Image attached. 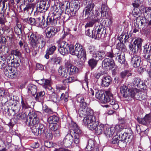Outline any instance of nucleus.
Returning <instances> with one entry per match:
<instances>
[{
    "label": "nucleus",
    "instance_id": "obj_1",
    "mask_svg": "<svg viewBox=\"0 0 151 151\" xmlns=\"http://www.w3.org/2000/svg\"><path fill=\"white\" fill-rule=\"evenodd\" d=\"M30 44L33 47H37L38 46V48H43L46 44L45 39L42 35H36L32 33L29 39Z\"/></svg>",
    "mask_w": 151,
    "mask_h": 151
},
{
    "label": "nucleus",
    "instance_id": "obj_2",
    "mask_svg": "<svg viewBox=\"0 0 151 151\" xmlns=\"http://www.w3.org/2000/svg\"><path fill=\"white\" fill-rule=\"evenodd\" d=\"M58 18L57 17H54L52 20V18L48 17L47 18V21L45 22L44 16H42L36 19V25L42 28H44L48 25L50 24L52 25H54L55 22H57V20L56 19Z\"/></svg>",
    "mask_w": 151,
    "mask_h": 151
},
{
    "label": "nucleus",
    "instance_id": "obj_3",
    "mask_svg": "<svg viewBox=\"0 0 151 151\" xmlns=\"http://www.w3.org/2000/svg\"><path fill=\"white\" fill-rule=\"evenodd\" d=\"M96 98L102 103H106L112 98V94L109 91H106L105 94L103 91H98L96 92Z\"/></svg>",
    "mask_w": 151,
    "mask_h": 151
},
{
    "label": "nucleus",
    "instance_id": "obj_4",
    "mask_svg": "<svg viewBox=\"0 0 151 151\" xmlns=\"http://www.w3.org/2000/svg\"><path fill=\"white\" fill-rule=\"evenodd\" d=\"M103 27V25L101 23H99L95 27V31L94 34L93 31H90V29H88L86 31V34L89 37H91L93 38L99 40L101 37L104 31Z\"/></svg>",
    "mask_w": 151,
    "mask_h": 151
},
{
    "label": "nucleus",
    "instance_id": "obj_5",
    "mask_svg": "<svg viewBox=\"0 0 151 151\" xmlns=\"http://www.w3.org/2000/svg\"><path fill=\"white\" fill-rule=\"evenodd\" d=\"M116 48L117 50H118L117 53L118 61L120 63L122 64L125 60L124 52L126 51V47L123 43H120L117 44Z\"/></svg>",
    "mask_w": 151,
    "mask_h": 151
},
{
    "label": "nucleus",
    "instance_id": "obj_6",
    "mask_svg": "<svg viewBox=\"0 0 151 151\" xmlns=\"http://www.w3.org/2000/svg\"><path fill=\"white\" fill-rule=\"evenodd\" d=\"M32 126L31 127L32 132L35 136L40 135L45 131V128L42 124L37 123Z\"/></svg>",
    "mask_w": 151,
    "mask_h": 151
},
{
    "label": "nucleus",
    "instance_id": "obj_7",
    "mask_svg": "<svg viewBox=\"0 0 151 151\" xmlns=\"http://www.w3.org/2000/svg\"><path fill=\"white\" fill-rule=\"evenodd\" d=\"M57 43L60 47L58 50L60 53L64 55L68 53L70 45L68 43L64 41L61 40L60 39L58 41Z\"/></svg>",
    "mask_w": 151,
    "mask_h": 151
},
{
    "label": "nucleus",
    "instance_id": "obj_8",
    "mask_svg": "<svg viewBox=\"0 0 151 151\" xmlns=\"http://www.w3.org/2000/svg\"><path fill=\"white\" fill-rule=\"evenodd\" d=\"M78 114L79 116L81 117L83 116H89L93 115V111L90 108L86 106H85L80 107L78 110Z\"/></svg>",
    "mask_w": 151,
    "mask_h": 151
},
{
    "label": "nucleus",
    "instance_id": "obj_9",
    "mask_svg": "<svg viewBox=\"0 0 151 151\" xmlns=\"http://www.w3.org/2000/svg\"><path fill=\"white\" fill-rule=\"evenodd\" d=\"M94 6V3L91 2H89L83 10V16L85 15L86 18L93 16L94 14L93 13V9Z\"/></svg>",
    "mask_w": 151,
    "mask_h": 151
},
{
    "label": "nucleus",
    "instance_id": "obj_10",
    "mask_svg": "<svg viewBox=\"0 0 151 151\" xmlns=\"http://www.w3.org/2000/svg\"><path fill=\"white\" fill-rule=\"evenodd\" d=\"M29 120L27 119L26 121V123L29 126H32L38 123V119L37 114L35 112L32 111L28 114Z\"/></svg>",
    "mask_w": 151,
    "mask_h": 151
},
{
    "label": "nucleus",
    "instance_id": "obj_11",
    "mask_svg": "<svg viewBox=\"0 0 151 151\" xmlns=\"http://www.w3.org/2000/svg\"><path fill=\"white\" fill-rule=\"evenodd\" d=\"M114 65V61L112 58H106L102 61V67L107 70L112 69Z\"/></svg>",
    "mask_w": 151,
    "mask_h": 151
},
{
    "label": "nucleus",
    "instance_id": "obj_12",
    "mask_svg": "<svg viewBox=\"0 0 151 151\" xmlns=\"http://www.w3.org/2000/svg\"><path fill=\"white\" fill-rule=\"evenodd\" d=\"M76 50V54H78V58H81L82 57L86 58V52L83 50L82 46L79 43H76L75 45Z\"/></svg>",
    "mask_w": 151,
    "mask_h": 151
},
{
    "label": "nucleus",
    "instance_id": "obj_13",
    "mask_svg": "<svg viewBox=\"0 0 151 151\" xmlns=\"http://www.w3.org/2000/svg\"><path fill=\"white\" fill-rule=\"evenodd\" d=\"M73 142V137L71 134H68L66 135L63 139L61 145L66 147L70 146Z\"/></svg>",
    "mask_w": 151,
    "mask_h": 151
},
{
    "label": "nucleus",
    "instance_id": "obj_14",
    "mask_svg": "<svg viewBox=\"0 0 151 151\" xmlns=\"http://www.w3.org/2000/svg\"><path fill=\"white\" fill-rule=\"evenodd\" d=\"M70 134H76V135L80 134L81 131L77 125L73 122H72L69 127Z\"/></svg>",
    "mask_w": 151,
    "mask_h": 151
},
{
    "label": "nucleus",
    "instance_id": "obj_15",
    "mask_svg": "<svg viewBox=\"0 0 151 151\" xmlns=\"http://www.w3.org/2000/svg\"><path fill=\"white\" fill-rule=\"evenodd\" d=\"M138 122L148 127L151 126V116L150 114L146 115L143 119L137 118Z\"/></svg>",
    "mask_w": 151,
    "mask_h": 151
},
{
    "label": "nucleus",
    "instance_id": "obj_16",
    "mask_svg": "<svg viewBox=\"0 0 151 151\" xmlns=\"http://www.w3.org/2000/svg\"><path fill=\"white\" fill-rule=\"evenodd\" d=\"M140 62L141 59L139 56V53L137 52L136 50H134L133 56V66L134 68L138 67Z\"/></svg>",
    "mask_w": 151,
    "mask_h": 151
},
{
    "label": "nucleus",
    "instance_id": "obj_17",
    "mask_svg": "<svg viewBox=\"0 0 151 151\" xmlns=\"http://www.w3.org/2000/svg\"><path fill=\"white\" fill-rule=\"evenodd\" d=\"M119 126L116 125L115 127H109L107 125L106 128H105L104 133L107 137H112L116 130V128L119 127Z\"/></svg>",
    "mask_w": 151,
    "mask_h": 151
},
{
    "label": "nucleus",
    "instance_id": "obj_18",
    "mask_svg": "<svg viewBox=\"0 0 151 151\" xmlns=\"http://www.w3.org/2000/svg\"><path fill=\"white\" fill-rule=\"evenodd\" d=\"M46 36L47 38H52L57 32V29L53 27H49L46 29Z\"/></svg>",
    "mask_w": 151,
    "mask_h": 151
},
{
    "label": "nucleus",
    "instance_id": "obj_19",
    "mask_svg": "<svg viewBox=\"0 0 151 151\" xmlns=\"http://www.w3.org/2000/svg\"><path fill=\"white\" fill-rule=\"evenodd\" d=\"M112 79L109 76H104L101 79V86L103 87H107L111 83Z\"/></svg>",
    "mask_w": 151,
    "mask_h": 151
},
{
    "label": "nucleus",
    "instance_id": "obj_20",
    "mask_svg": "<svg viewBox=\"0 0 151 151\" xmlns=\"http://www.w3.org/2000/svg\"><path fill=\"white\" fill-rule=\"evenodd\" d=\"M65 66L67 68L68 72L71 75L75 74L78 71V69L76 66H74L69 63L67 62L65 64Z\"/></svg>",
    "mask_w": 151,
    "mask_h": 151
},
{
    "label": "nucleus",
    "instance_id": "obj_21",
    "mask_svg": "<svg viewBox=\"0 0 151 151\" xmlns=\"http://www.w3.org/2000/svg\"><path fill=\"white\" fill-rule=\"evenodd\" d=\"M138 1H136L134 3H133V6L134 7L133 10V15L137 16H140L141 14V12L138 8L139 4Z\"/></svg>",
    "mask_w": 151,
    "mask_h": 151
},
{
    "label": "nucleus",
    "instance_id": "obj_22",
    "mask_svg": "<svg viewBox=\"0 0 151 151\" xmlns=\"http://www.w3.org/2000/svg\"><path fill=\"white\" fill-rule=\"evenodd\" d=\"M144 50L145 52L149 53L147 58H145L146 60L148 62L151 64V46L149 47V45L146 44L144 46Z\"/></svg>",
    "mask_w": 151,
    "mask_h": 151
},
{
    "label": "nucleus",
    "instance_id": "obj_23",
    "mask_svg": "<svg viewBox=\"0 0 151 151\" xmlns=\"http://www.w3.org/2000/svg\"><path fill=\"white\" fill-rule=\"evenodd\" d=\"M105 56V54L103 51H97L93 53L92 57L97 60H102Z\"/></svg>",
    "mask_w": 151,
    "mask_h": 151
},
{
    "label": "nucleus",
    "instance_id": "obj_24",
    "mask_svg": "<svg viewBox=\"0 0 151 151\" xmlns=\"http://www.w3.org/2000/svg\"><path fill=\"white\" fill-rule=\"evenodd\" d=\"M59 74L62 77L66 78L68 74L67 68H63L62 66H60L58 69Z\"/></svg>",
    "mask_w": 151,
    "mask_h": 151
},
{
    "label": "nucleus",
    "instance_id": "obj_25",
    "mask_svg": "<svg viewBox=\"0 0 151 151\" xmlns=\"http://www.w3.org/2000/svg\"><path fill=\"white\" fill-rule=\"evenodd\" d=\"M27 89L28 93L34 95L37 92V87L34 85L30 84L27 86Z\"/></svg>",
    "mask_w": 151,
    "mask_h": 151
},
{
    "label": "nucleus",
    "instance_id": "obj_26",
    "mask_svg": "<svg viewBox=\"0 0 151 151\" xmlns=\"http://www.w3.org/2000/svg\"><path fill=\"white\" fill-rule=\"evenodd\" d=\"M120 92L122 96L125 98L127 97L129 94V89L124 85L121 87Z\"/></svg>",
    "mask_w": 151,
    "mask_h": 151
},
{
    "label": "nucleus",
    "instance_id": "obj_27",
    "mask_svg": "<svg viewBox=\"0 0 151 151\" xmlns=\"http://www.w3.org/2000/svg\"><path fill=\"white\" fill-rule=\"evenodd\" d=\"M117 135V136L118 135L119 138V142H126V140L127 139L126 133L120 132H118Z\"/></svg>",
    "mask_w": 151,
    "mask_h": 151
},
{
    "label": "nucleus",
    "instance_id": "obj_28",
    "mask_svg": "<svg viewBox=\"0 0 151 151\" xmlns=\"http://www.w3.org/2000/svg\"><path fill=\"white\" fill-rule=\"evenodd\" d=\"M45 92L44 91H41L37 93L35 99L39 102H42L44 99Z\"/></svg>",
    "mask_w": 151,
    "mask_h": 151
},
{
    "label": "nucleus",
    "instance_id": "obj_29",
    "mask_svg": "<svg viewBox=\"0 0 151 151\" xmlns=\"http://www.w3.org/2000/svg\"><path fill=\"white\" fill-rule=\"evenodd\" d=\"M95 119V117L93 115H91L85 117L83 122L84 124L87 126Z\"/></svg>",
    "mask_w": 151,
    "mask_h": 151
},
{
    "label": "nucleus",
    "instance_id": "obj_30",
    "mask_svg": "<svg viewBox=\"0 0 151 151\" xmlns=\"http://www.w3.org/2000/svg\"><path fill=\"white\" fill-rule=\"evenodd\" d=\"M142 41L141 39L138 37L135 39L133 43L134 45V50L137 51L138 48H140L141 46Z\"/></svg>",
    "mask_w": 151,
    "mask_h": 151
},
{
    "label": "nucleus",
    "instance_id": "obj_31",
    "mask_svg": "<svg viewBox=\"0 0 151 151\" xmlns=\"http://www.w3.org/2000/svg\"><path fill=\"white\" fill-rule=\"evenodd\" d=\"M106 126L107 125L103 124H100L99 125H98L97 129L95 130V133L98 135L101 134L104 131Z\"/></svg>",
    "mask_w": 151,
    "mask_h": 151
},
{
    "label": "nucleus",
    "instance_id": "obj_32",
    "mask_svg": "<svg viewBox=\"0 0 151 151\" xmlns=\"http://www.w3.org/2000/svg\"><path fill=\"white\" fill-rule=\"evenodd\" d=\"M44 82L43 88H48L49 90L52 89V88L51 86L52 83L51 79H45Z\"/></svg>",
    "mask_w": 151,
    "mask_h": 151
},
{
    "label": "nucleus",
    "instance_id": "obj_33",
    "mask_svg": "<svg viewBox=\"0 0 151 151\" xmlns=\"http://www.w3.org/2000/svg\"><path fill=\"white\" fill-rule=\"evenodd\" d=\"M144 14L146 19H150L151 18V8H146Z\"/></svg>",
    "mask_w": 151,
    "mask_h": 151
},
{
    "label": "nucleus",
    "instance_id": "obj_34",
    "mask_svg": "<svg viewBox=\"0 0 151 151\" xmlns=\"http://www.w3.org/2000/svg\"><path fill=\"white\" fill-rule=\"evenodd\" d=\"M139 90L136 88H133V99L138 100L140 98Z\"/></svg>",
    "mask_w": 151,
    "mask_h": 151
},
{
    "label": "nucleus",
    "instance_id": "obj_35",
    "mask_svg": "<svg viewBox=\"0 0 151 151\" xmlns=\"http://www.w3.org/2000/svg\"><path fill=\"white\" fill-rule=\"evenodd\" d=\"M59 118L56 116L53 115L50 117L48 119V122L49 124H57Z\"/></svg>",
    "mask_w": 151,
    "mask_h": 151
},
{
    "label": "nucleus",
    "instance_id": "obj_36",
    "mask_svg": "<svg viewBox=\"0 0 151 151\" xmlns=\"http://www.w3.org/2000/svg\"><path fill=\"white\" fill-rule=\"evenodd\" d=\"M62 61V59L60 58L53 56L51 59V61L52 63L54 64L60 65Z\"/></svg>",
    "mask_w": 151,
    "mask_h": 151
},
{
    "label": "nucleus",
    "instance_id": "obj_37",
    "mask_svg": "<svg viewBox=\"0 0 151 151\" xmlns=\"http://www.w3.org/2000/svg\"><path fill=\"white\" fill-rule=\"evenodd\" d=\"M94 147V142L92 140H90L88 141V144L86 147V150L87 151L92 150Z\"/></svg>",
    "mask_w": 151,
    "mask_h": 151
},
{
    "label": "nucleus",
    "instance_id": "obj_38",
    "mask_svg": "<svg viewBox=\"0 0 151 151\" xmlns=\"http://www.w3.org/2000/svg\"><path fill=\"white\" fill-rule=\"evenodd\" d=\"M98 123L96 119L87 125L88 128L90 129L93 130L95 129L98 125Z\"/></svg>",
    "mask_w": 151,
    "mask_h": 151
},
{
    "label": "nucleus",
    "instance_id": "obj_39",
    "mask_svg": "<svg viewBox=\"0 0 151 151\" xmlns=\"http://www.w3.org/2000/svg\"><path fill=\"white\" fill-rule=\"evenodd\" d=\"M7 0H0V12H4L7 8V6L5 5V2Z\"/></svg>",
    "mask_w": 151,
    "mask_h": 151
},
{
    "label": "nucleus",
    "instance_id": "obj_40",
    "mask_svg": "<svg viewBox=\"0 0 151 151\" xmlns=\"http://www.w3.org/2000/svg\"><path fill=\"white\" fill-rule=\"evenodd\" d=\"M100 19L98 18L96 19V17H94V19L91 21L87 23L85 25V27H91L93 26V24L96 22H99Z\"/></svg>",
    "mask_w": 151,
    "mask_h": 151
},
{
    "label": "nucleus",
    "instance_id": "obj_41",
    "mask_svg": "<svg viewBox=\"0 0 151 151\" xmlns=\"http://www.w3.org/2000/svg\"><path fill=\"white\" fill-rule=\"evenodd\" d=\"M108 9V7L104 5H102L101 12V17H104L106 16V14L107 13V11Z\"/></svg>",
    "mask_w": 151,
    "mask_h": 151
},
{
    "label": "nucleus",
    "instance_id": "obj_42",
    "mask_svg": "<svg viewBox=\"0 0 151 151\" xmlns=\"http://www.w3.org/2000/svg\"><path fill=\"white\" fill-rule=\"evenodd\" d=\"M76 51V49H74L73 46L72 45H70L68 48V52L72 55H76L78 57V54H76V53L75 52Z\"/></svg>",
    "mask_w": 151,
    "mask_h": 151
},
{
    "label": "nucleus",
    "instance_id": "obj_43",
    "mask_svg": "<svg viewBox=\"0 0 151 151\" xmlns=\"http://www.w3.org/2000/svg\"><path fill=\"white\" fill-rule=\"evenodd\" d=\"M25 22L28 23L29 24L32 25H36V19L34 18L30 17V18H28L24 19Z\"/></svg>",
    "mask_w": 151,
    "mask_h": 151
},
{
    "label": "nucleus",
    "instance_id": "obj_44",
    "mask_svg": "<svg viewBox=\"0 0 151 151\" xmlns=\"http://www.w3.org/2000/svg\"><path fill=\"white\" fill-rule=\"evenodd\" d=\"M35 4H30L27 6L24 9V11H27V12L29 11L32 12L34 7Z\"/></svg>",
    "mask_w": 151,
    "mask_h": 151
},
{
    "label": "nucleus",
    "instance_id": "obj_45",
    "mask_svg": "<svg viewBox=\"0 0 151 151\" xmlns=\"http://www.w3.org/2000/svg\"><path fill=\"white\" fill-rule=\"evenodd\" d=\"M97 60L94 59V58L91 59L89 60L88 61L89 65L91 66L92 68H94L96 65L97 63Z\"/></svg>",
    "mask_w": 151,
    "mask_h": 151
},
{
    "label": "nucleus",
    "instance_id": "obj_46",
    "mask_svg": "<svg viewBox=\"0 0 151 151\" xmlns=\"http://www.w3.org/2000/svg\"><path fill=\"white\" fill-rule=\"evenodd\" d=\"M18 106L16 104H12L11 111H12V113H11V115H15L16 112L18 111Z\"/></svg>",
    "mask_w": 151,
    "mask_h": 151
},
{
    "label": "nucleus",
    "instance_id": "obj_47",
    "mask_svg": "<svg viewBox=\"0 0 151 151\" xmlns=\"http://www.w3.org/2000/svg\"><path fill=\"white\" fill-rule=\"evenodd\" d=\"M131 35H130V36L129 37V35L128 36H127L125 35H124V42L125 43L127 42V40H128V41H130V43L129 44V46L130 49L131 50L132 48V43L131 42L132 41V38L131 37Z\"/></svg>",
    "mask_w": 151,
    "mask_h": 151
},
{
    "label": "nucleus",
    "instance_id": "obj_48",
    "mask_svg": "<svg viewBox=\"0 0 151 151\" xmlns=\"http://www.w3.org/2000/svg\"><path fill=\"white\" fill-rule=\"evenodd\" d=\"M56 47L55 46H52L48 48L47 50V52L49 54H52L56 50Z\"/></svg>",
    "mask_w": 151,
    "mask_h": 151
},
{
    "label": "nucleus",
    "instance_id": "obj_49",
    "mask_svg": "<svg viewBox=\"0 0 151 151\" xmlns=\"http://www.w3.org/2000/svg\"><path fill=\"white\" fill-rule=\"evenodd\" d=\"M21 106L23 109H27L30 107L28 105V103L26 101H24L22 98V101H21Z\"/></svg>",
    "mask_w": 151,
    "mask_h": 151
},
{
    "label": "nucleus",
    "instance_id": "obj_50",
    "mask_svg": "<svg viewBox=\"0 0 151 151\" xmlns=\"http://www.w3.org/2000/svg\"><path fill=\"white\" fill-rule=\"evenodd\" d=\"M49 127L51 130L54 132L58 129V125L55 123L50 124Z\"/></svg>",
    "mask_w": 151,
    "mask_h": 151
},
{
    "label": "nucleus",
    "instance_id": "obj_51",
    "mask_svg": "<svg viewBox=\"0 0 151 151\" xmlns=\"http://www.w3.org/2000/svg\"><path fill=\"white\" fill-rule=\"evenodd\" d=\"M8 51L3 52L2 55L0 54V58L2 60H4L6 59L7 57H8L9 54L8 53Z\"/></svg>",
    "mask_w": 151,
    "mask_h": 151
},
{
    "label": "nucleus",
    "instance_id": "obj_52",
    "mask_svg": "<svg viewBox=\"0 0 151 151\" xmlns=\"http://www.w3.org/2000/svg\"><path fill=\"white\" fill-rule=\"evenodd\" d=\"M68 97V93H65V94L62 93L60 97L61 100H63L65 102L67 101Z\"/></svg>",
    "mask_w": 151,
    "mask_h": 151
},
{
    "label": "nucleus",
    "instance_id": "obj_53",
    "mask_svg": "<svg viewBox=\"0 0 151 151\" xmlns=\"http://www.w3.org/2000/svg\"><path fill=\"white\" fill-rule=\"evenodd\" d=\"M140 81L141 80L139 78H135L133 82V86L138 87L140 85L139 84Z\"/></svg>",
    "mask_w": 151,
    "mask_h": 151
},
{
    "label": "nucleus",
    "instance_id": "obj_54",
    "mask_svg": "<svg viewBox=\"0 0 151 151\" xmlns=\"http://www.w3.org/2000/svg\"><path fill=\"white\" fill-rule=\"evenodd\" d=\"M121 76L122 78H124L127 76L128 77L132 75L131 73H129V71L127 70H124L121 73Z\"/></svg>",
    "mask_w": 151,
    "mask_h": 151
},
{
    "label": "nucleus",
    "instance_id": "obj_55",
    "mask_svg": "<svg viewBox=\"0 0 151 151\" xmlns=\"http://www.w3.org/2000/svg\"><path fill=\"white\" fill-rule=\"evenodd\" d=\"M79 135H75L74 136V139L73 141L74 143L76 144H78L80 142V140Z\"/></svg>",
    "mask_w": 151,
    "mask_h": 151
},
{
    "label": "nucleus",
    "instance_id": "obj_56",
    "mask_svg": "<svg viewBox=\"0 0 151 151\" xmlns=\"http://www.w3.org/2000/svg\"><path fill=\"white\" fill-rule=\"evenodd\" d=\"M43 110L44 112L49 114H52L53 113L52 110L51 109L49 108L46 106H43Z\"/></svg>",
    "mask_w": 151,
    "mask_h": 151
},
{
    "label": "nucleus",
    "instance_id": "obj_57",
    "mask_svg": "<svg viewBox=\"0 0 151 151\" xmlns=\"http://www.w3.org/2000/svg\"><path fill=\"white\" fill-rule=\"evenodd\" d=\"M11 53L12 55L18 56V57H21L22 55L21 52L17 50H12L11 52Z\"/></svg>",
    "mask_w": 151,
    "mask_h": 151
},
{
    "label": "nucleus",
    "instance_id": "obj_58",
    "mask_svg": "<svg viewBox=\"0 0 151 151\" xmlns=\"http://www.w3.org/2000/svg\"><path fill=\"white\" fill-rule=\"evenodd\" d=\"M80 100L81 104L80 105V107H82L86 106V104L84 102V99L83 97L79 98L78 100Z\"/></svg>",
    "mask_w": 151,
    "mask_h": 151
},
{
    "label": "nucleus",
    "instance_id": "obj_59",
    "mask_svg": "<svg viewBox=\"0 0 151 151\" xmlns=\"http://www.w3.org/2000/svg\"><path fill=\"white\" fill-rule=\"evenodd\" d=\"M106 56L111 58H113L115 57H117V53H116L115 54H114L112 51L109 52H107Z\"/></svg>",
    "mask_w": 151,
    "mask_h": 151
},
{
    "label": "nucleus",
    "instance_id": "obj_60",
    "mask_svg": "<svg viewBox=\"0 0 151 151\" xmlns=\"http://www.w3.org/2000/svg\"><path fill=\"white\" fill-rule=\"evenodd\" d=\"M27 116L26 114L25 113H22L21 114H19L17 115V119H23Z\"/></svg>",
    "mask_w": 151,
    "mask_h": 151
},
{
    "label": "nucleus",
    "instance_id": "obj_61",
    "mask_svg": "<svg viewBox=\"0 0 151 151\" xmlns=\"http://www.w3.org/2000/svg\"><path fill=\"white\" fill-rule=\"evenodd\" d=\"M6 62L8 64L9 66L11 67H14L15 68L14 61H12L11 60H10L9 58L7 59Z\"/></svg>",
    "mask_w": 151,
    "mask_h": 151
},
{
    "label": "nucleus",
    "instance_id": "obj_62",
    "mask_svg": "<svg viewBox=\"0 0 151 151\" xmlns=\"http://www.w3.org/2000/svg\"><path fill=\"white\" fill-rule=\"evenodd\" d=\"M134 17H135V19L134 20V25H135V23H139L140 22L141 23H142L140 19V16H134Z\"/></svg>",
    "mask_w": 151,
    "mask_h": 151
},
{
    "label": "nucleus",
    "instance_id": "obj_63",
    "mask_svg": "<svg viewBox=\"0 0 151 151\" xmlns=\"http://www.w3.org/2000/svg\"><path fill=\"white\" fill-rule=\"evenodd\" d=\"M75 80L74 77H71L65 79L64 81V82L66 81L68 83H71L75 81Z\"/></svg>",
    "mask_w": 151,
    "mask_h": 151
},
{
    "label": "nucleus",
    "instance_id": "obj_64",
    "mask_svg": "<svg viewBox=\"0 0 151 151\" xmlns=\"http://www.w3.org/2000/svg\"><path fill=\"white\" fill-rule=\"evenodd\" d=\"M1 109L4 111L7 112L9 111V108L8 107V106H7L6 105L4 104L1 106Z\"/></svg>",
    "mask_w": 151,
    "mask_h": 151
}]
</instances>
